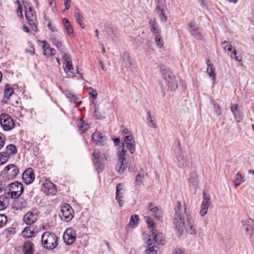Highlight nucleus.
I'll return each instance as SVG.
<instances>
[{
    "instance_id": "14",
    "label": "nucleus",
    "mask_w": 254,
    "mask_h": 254,
    "mask_svg": "<svg viewBox=\"0 0 254 254\" xmlns=\"http://www.w3.org/2000/svg\"><path fill=\"white\" fill-rule=\"evenodd\" d=\"M76 234L75 231L71 228H67L63 235L64 243L68 245H71L75 241Z\"/></svg>"
},
{
    "instance_id": "3",
    "label": "nucleus",
    "mask_w": 254,
    "mask_h": 254,
    "mask_svg": "<svg viewBox=\"0 0 254 254\" xmlns=\"http://www.w3.org/2000/svg\"><path fill=\"white\" fill-rule=\"evenodd\" d=\"M155 12L161 23H165L168 20V9L165 0H160L156 4Z\"/></svg>"
},
{
    "instance_id": "61",
    "label": "nucleus",
    "mask_w": 254,
    "mask_h": 254,
    "mask_svg": "<svg viewBox=\"0 0 254 254\" xmlns=\"http://www.w3.org/2000/svg\"><path fill=\"white\" fill-rule=\"evenodd\" d=\"M101 156L102 158L104 157L105 160L107 161H109L111 159V155L110 153L108 152V151H107L106 153H103V154L101 153Z\"/></svg>"
},
{
    "instance_id": "53",
    "label": "nucleus",
    "mask_w": 254,
    "mask_h": 254,
    "mask_svg": "<svg viewBox=\"0 0 254 254\" xmlns=\"http://www.w3.org/2000/svg\"><path fill=\"white\" fill-rule=\"evenodd\" d=\"M233 51L230 55L231 58L238 62H241L242 60V56H237V51L235 48H233Z\"/></svg>"
},
{
    "instance_id": "41",
    "label": "nucleus",
    "mask_w": 254,
    "mask_h": 254,
    "mask_svg": "<svg viewBox=\"0 0 254 254\" xmlns=\"http://www.w3.org/2000/svg\"><path fill=\"white\" fill-rule=\"evenodd\" d=\"M189 183L193 186H196L197 185V176L195 171L190 173Z\"/></svg>"
},
{
    "instance_id": "5",
    "label": "nucleus",
    "mask_w": 254,
    "mask_h": 254,
    "mask_svg": "<svg viewBox=\"0 0 254 254\" xmlns=\"http://www.w3.org/2000/svg\"><path fill=\"white\" fill-rule=\"evenodd\" d=\"M25 17L28 21L29 25L31 26L32 29L36 31L37 29V15L33 9L29 6H25Z\"/></svg>"
},
{
    "instance_id": "50",
    "label": "nucleus",
    "mask_w": 254,
    "mask_h": 254,
    "mask_svg": "<svg viewBox=\"0 0 254 254\" xmlns=\"http://www.w3.org/2000/svg\"><path fill=\"white\" fill-rule=\"evenodd\" d=\"M94 115L98 119H102L105 118L104 114L99 111V108L96 106H95Z\"/></svg>"
},
{
    "instance_id": "20",
    "label": "nucleus",
    "mask_w": 254,
    "mask_h": 254,
    "mask_svg": "<svg viewBox=\"0 0 254 254\" xmlns=\"http://www.w3.org/2000/svg\"><path fill=\"white\" fill-rule=\"evenodd\" d=\"M161 73L164 79L166 81L167 85L176 78L173 73L168 68L162 67L161 68Z\"/></svg>"
},
{
    "instance_id": "64",
    "label": "nucleus",
    "mask_w": 254,
    "mask_h": 254,
    "mask_svg": "<svg viewBox=\"0 0 254 254\" xmlns=\"http://www.w3.org/2000/svg\"><path fill=\"white\" fill-rule=\"evenodd\" d=\"M71 0H64V4L66 10L70 7Z\"/></svg>"
},
{
    "instance_id": "56",
    "label": "nucleus",
    "mask_w": 254,
    "mask_h": 254,
    "mask_svg": "<svg viewBox=\"0 0 254 254\" xmlns=\"http://www.w3.org/2000/svg\"><path fill=\"white\" fill-rule=\"evenodd\" d=\"M7 222V217L3 214H0V228L4 226Z\"/></svg>"
},
{
    "instance_id": "28",
    "label": "nucleus",
    "mask_w": 254,
    "mask_h": 254,
    "mask_svg": "<svg viewBox=\"0 0 254 254\" xmlns=\"http://www.w3.org/2000/svg\"><path fill=\"white\" fill-rule=\"evenodd\" d=\"M62 22L67 34L70 37H73V30L69 21L66 18H63Z\"/></svg>"
},
{
    "instance_id": "38",
    "label": "nucleus",
    "mask_w": 254,
    "mask_h": 254,
    "mask_svg": "<svg viewBox=\"0 0 254 254\" xmlns=\"http://www.w3.org/2000/svg\"><path fill=\"white\" fill-rule=\"evenodd\" d=\"M245 181V177L240 173L238 172L236 175V178L233 181L235 188L239 186L242 183Z\"/></svg>"
},
{
    "instance_id": "26",
    "label": "nucleus",
    "mask_w": 254,
    "mask_h": 254,
    "mask_svg": "<svg viewBox=\"0 0 254 254\" xmlns=\"http://www.w3.org/2000/svg\"><path fill=\"white\" fill-rule=\"evenodd\" d=\"M241 222L243 224L244 226L245 227V231L246 234L249 236H252L254 228V224L251 219H248L246 222L244 220H242Z\"/></svg>"
},
{
    "instance_id": "35",
    "label": "nucleus",
    "mask_w": 254,
    "mask_h": 254,
    "mask_svg": "<svg viewBox=\"0 0 254 254\" xmlns=\"http://www.w3.org/2000/svg\"><path fill=\"white\" fill-rule=\"evenodd\" d=\"M9 203V198L7 196L0 195V210H3L7 207Z\"/></svg>"
},
{
    "instance_id": "43",
    "label": "nucleus",
    "mask_w": 254,
    "mask_h": 254,
    "mask_svg": "<svg viewBox=\"0 0 254 254\" xmlns=\"http://www.w3.org/2000/svg\"><path fill=\"white\" fill-rule=\"evenodd\" d=\"M89 128V125L85 123L83 121H80L79 123V130L80 133H84Z\"/></svg>"
},
{
    "instance_id": "1",
    "label": "nucleus",
    "mask_w": 254,
    "mask_h": 254,
    "mask_svg": "<svg viewBox=\"0 0 254 254\" xmlns=\"http://www.w3.org/2000/svg\"><path fill=\"white\" fill-rule=\"evenodd\" d=\"M175 211L174 223L179 236L182 234L185 228L190 235H196L197 231L194 227L193 221L186 205L182 207L181 202L177 201Z\"/></svg>"
},
{
    "instance_id": "39",
    "label": "nucleus",
    "mask_w": 254,
    "mask_h": 254,
    "mask_svg": "<svg viewBox=\"0 0 254 254\" xmlns=\"http://www.w3.org/2000/svg\"><path fill=\"white\" fill-rule=\"evenodd\" d=\"M74 17L77 23L81 26L82 28L84 29L85 28V24L83 22V17L78 10H76L75 12Z\"/></svg>"
},
{
    "instance_id": "34",
    "label": "nucleus",
    "mask_w": 254,
    "mask_h": 254,
    "mask_svg": "<svg viewBox=\"0 0 254 254\" xmlns=\"http://www.w3.org/2000/svg\"><path fill=\"white\" fill-rule=\"evenodd\" d=\"M33 244L30 241H26L24 243L23 251L24 254H33Z\"/></svg>"
},
{
    "instance_id": "57",
    "label": "nucleus",
    "mask_w": 254,
    "mask_h": 254,
    "mask_svg": "<svg viewBox=\"0 0 254 254\" xmlns=\"http://www.w3.org/2000/svg\"><path fill=\"white\" fill-rule=\"evenodd\" d=\"M155 242V240L154 238H152L151 237V234H150L146 239H145V243L147 244L148 246H150L153 244V243Z\"/></svg>"
},
{
    "instance_id": "52",
    "label": "nucleus",
    "mask_w": 254,
    "mask_h": 254,
    "mask_svg": "<svg viewBox=\"0 0 254 254\" xmlns=\"http://www.w3.org/2000/svg\"><path fill=\"white\" fill-rule=\"evenodd\" d=\"M155 42L157 46L159 48H161L163 47V42L161 36L158 34H157L155 38Z\"/></svg>"
},
{
    "instance_id": "47",
    "label": "nucleus",
    "mask_w": 254,
    "mask_h": 254,
    "mask_svg": "<svg viewBox=\"0 0 254 254\" xmlns=\"http://www.w3.org/2000/svg\"><path fill=\"white\" fill-rule=\"evenodd\" d=\"M6 153L4 152H0V166L6 163L9 159Z\"/></svg>"
},
{
    "instance_id": "4",
    "label": "nucleus",
    "mask_w": 254,
    "mask_h": 254,
    "mask_svg": "<svg viewBox=\"0 0 254 254\" xmlns=\"http://www.w3.org/2000/svg\"><path fill=\"white\" fill-rule=\"evenodd\" d=\"M74 211L68 204H64L61 206L59 216L61 220L69 222L73 217Z\"/></svg>"
},
{
    "instance_id": "16",
    "label": "nucleus",
    "mask_w": 254,
    "mask_h": 254,
    "mask_svg": "<svg viewBox=\"0 0 254 254\" xmlns=\"http://www.w3.org/2000/svg\"><path fill=\"white\" fill-rule=\"evenodd\" d=\"M123 146L126 147L129 151L131 153H133L135 151V145L134 144V140L132 134L126 135L124 137V141Z\"/></svg>"
},
{
    "instance_id": "11",
    "label": "nucleus",
    "mask_w": 254,
    "mask_h": 254,
    "mask_svg": "<svg viewBox=\"0 0 254 254\" xmlns=\"http://www.w3.org/2000/svg\"><path fill=\"white\" fill-rule=\"evenodd\" d=\"M188 30L194 38L198 40L202 39L201 30L194 21L192 20L189 23Z\"/></svg>"
},
{
    "instance_id": "10",
    "label": "nucleus",
    "mask_w": 254,
    "mask_h": 254,
    "mask_svg": "<svg viewBox=\"0 0 254 254\" xmlns=\"http://www.w3.org/2000/svg\"><path fill=\"white\" fill-rule=\"evenodd\" d=\"M19 169L18 167L14 164H9L4 168L2 172L8 179H14L18 174Z\"/></svg>"
},
{
    "instance_id": "15",
    "label": "nucleus",
    "mask_w": 254,
    "mask_h": 254,
    "mask_svg": "<svg viewBox=\"0 0 254 254\" xmlns=\"http://www.w3.org/2000/svg\"><path fill=\"white\" fill-rule=\"evenodd\" d=\"M231 112L233 113L234 117L237 123H240L242 121L243 115L241 108L237 104H232L230 106Z\"/></svg>"
},
{
    "instance_id": "42",
    "label": "nucleus",
    "mask_w": 254,
    "mask_h": 254,
    "mask_svg": "<svg viewBox=\"0 0 254 254\" xmlns=\"http://www.w3.org/2000/svg\"><path fill=\"white\" fill-rule=\"evenodd\" d=\"M123 57L124 58L123 60L124 63L122 64L123 65H124L125 67H130L132 65V63L129 55L127 53H125Z\"/></svg>"
},
{
    "instance_id": "51",
    "label": "nucleus",
    "mask_w": 254,
    "mask_h": 254,
    "mask_svg": "<svg viewBox=\"0 0 254 254\" xmlns=\"http://www.w3.org/2000/svg\"><path fill=\"white\" fill-rule=\"evenodd\" d=\"M146 223L148 225V227L150 230V232H153L154 230H156L154 226V222L151 218L147 217L146 219Z\"/></svg>"
},
{
    "instance_id": "9",
    "label": "nucleus",
    "mask_w": 254,
    "mask_h": 254,
    "mask_svg": "<svg viewBox=\"0 0 254 254\" xmlns=\"http://www.w3.org/2000/svg\"><path fill=\"white\" fill-rule=\"evenodd\" d=\"M125 151L124 148L122 149L121 151H119L118 152V164L116 166V171L119 174H122L124 172L125 170L127 168V164L124 163Z\"/></svg>"
},
{
    "instance_id": "29",
    "label": "nucleus",
    "mask_w": 254,
    "mask_h": 254,
    "mask_svg": "<svg viewBox=\"0 0 254 254\" xmlns=\"http://www.w3.org/2000/svg\"><path fill=\"white\" fill-rule=\"evenodd\" d=\"M50 40L53 44L59 50L62 51L64 49V46L62 45V44L57 35L54 34H51L50 35Z\"/></svg>"
},
{
    "instance_id": "60",
    "label": "nucleus",
    "mask_w": 254,
    "mask_h": 254,
    "mask_svg": "<svg viewBox=\"0 0 254 254\" xmlns=\"http://www.w3.org/2000/svg\"><path fill=\"white\" fill-rule=\"evenodd\" d=\"M214 112L217 115H220L221 113L220 107L218 104H214Z\"/></svg>"
},
{
    "instance_id": "36",
    "label": "nucleus",
    "mask_w": 254,
    "mask_h": 254,
    "mask_svg": "<svg viewBox=\"0 0 254 254\" xmlns=\"http://www.w3.org/2000/svg\"><path fill=\"white\" fill-rule=\"evenodd\" d=\"M149 24L151 31L154 34H158L159 33V26L156 22L155 20L151 19L149 21Z\"/></svg>"
},
{
    "instance_id": "25",
    "label": "nucleus",
    "mask_w": 254,
    "mask_h": 254,
    "mask_svg": "<svg viewBox=\"0 0 254 254\" xmlns=\"http://www.w3.org/2000/svg\"><path fill=\"white\" fill-rule=\"evenodd\" d=\"M16 198L17 199L14 200L13 204L14 207L16 210H21L27 207L28 202L26 199L19 196Z\"/></svg>"
},
{
    "instance_id": "31",
    "label": "nucleus",
    "mask_w": 254,
    "mask_h": 254,
    "mask_svg": "<svg viewBox=\"0 0 254 254\" xmlns=\"http://www.w3.org/2000/svg\"><path fill=\"white\" fill-rule=\"evenodd\" d=\"M149 209L150 211L155 213V216L158 220H160L162 217V213L157 206H155L151 203L149 205Z\"/></svg>"
},
{
    "instance_id": "27",
    "label": "nucleus",
    "mask_w": 254,
    "mask_h": 254,
    "mask_svg": "<svg viewBox=\"0 0 254 254\" xmlns=\"http://www.w3.org/2000/svg\"><path fill=\"white\" fill-rule=\"evenodd\" d=\"M43 44L42 49L43 50V54L47 57L52 56L55 54V50L50 47V45L47 43L46 41H42Z\"/></svg>"
},
{
    "instance_id": "19",
    "label": "nucleus",
    "mask_w": 254,
    "mask_h": 254,
    "mask_svg": "<svg viewBox=\"0 0 254 254\" xmlns=\"http://www.w3.org/2000/svg\"><path fill=\"white\" fill-rule=\"evenodd\" d=\"M43 190L47 194H55L57 192L56 186L50 181L46 180L43 184Z\"/></svg>"
},
{
    "instance_id": "13",
    "label": "nucleus",
    "mask_w": 254,
    "mask_h": 254,
    "mask_svg": "<svg viewBox=\"0 0 254 254\" xmlns=\"http://www.w3.org/2000/svg\"><path fill=\"white\" fill-rule=\"evenodd\" d=\"M93 163L96 168L98 173L102 172L104 168V165L101 162L102 158L101 156V152L95 149L93 153Z\"/></svg>"
},
{
    "instance_id": "37",
    "label": "nucleus",
    "mask_w": 254,
    "mask_h": 254,
    "mask_svg": "<svg viewBox=\"0 0 254 254\" xmlns=\"http://www.w3.org/2000/svg\"><path fill=\"white\" fill-rule=\"evenodd\" d=\"M64 94L66 97L68 99L69 101L71 103H76L77 100L78 99V98L77 96L74 94H73L69 90H65L64 91Z\"/></svg>"
},
{
    "instance_id": "49",
    "label": "nucleus",
    "mask_w": 254,
    "mask_h": 254,
    "mask_svg": "<svg viewBox=\"0 0 254 254\" xmlns=\"http://www.w3.org/2000/svg\"><path fill=\"white\" fill-rule=\"evenodd\" d=\"M209 206V205L204 204H201V209L199 211V214L201 216L203 217L207 214Z\"/></svg>"
},
{
    "instance_id": "24",
    "label": "nucleus",
    "mask_w": 254,
    "mask_h": 254,
    "mask_svg": "<svg viewBox=\"0 0 254 254\" xmlns=\"http://www.w3.org/2000/svg\"><path fill=\"white\" fill-rule=\"evenodd\" d=\"M206 63L207 64L206 72L209 75V77L211 78L212 84H214L216 79L215 69L213 67V64H210V61L209 60L207 59L206 60Z\"/></svg>"
},
{
    "instance_id": "54",
    "label": "nucleus",
    "mask_w": 254,
    "mask_h": 254,
    "mask_svg": "<svg viewBox=\"0 0 254 254\" xmlns=\"http://www.w3.org/2000/svg\"><path fill=\"white\" fill-rule=\"evenodd\" d=\"M157 248V246L155 245L152 246L151 247L146 250V254H156Z\"/></svg>"
},
{
    "instance_id": "40",
    "label": "nucleus",
    "mask_w": 254,
    "mask_h": 254,
    "mask_svg": "<svg viewBox=\"0 0 254 254\" xmlns=\"http://www.w3.org/2000/svg\"><path fill=\"white\" fill-rule=\"evenodd\" d=\"M3 152L4 153H6L9 158L10 155H14L17 153V148L14 145L10 144L6 147L5 151Z\"/></svg>"
},
{
    "instance_id": "33",
    "label": "nucleus",
    "mask_w": 254,
    "mask_h": 254,
    "mask_svg": "<svg viewBox=\"0 0 254 254\" xmlns=\"http://www.w3.org/2000/svg\"><path fill=\"white\" fill-rule=\"evenodd\" d=\"M151 233V237L155 240V242L158 244L164 245V240L163 239V236L162 233L156 234V230L153 231Z\"/></svg>"
},
{
    "instance_id": "6",
    "label": "nucleus",
    "mask_w": 254,
    "mask_h": 254,
    "mask_svg": "<svg viewBox=\"0 0 254 254\" xmlns=\"http://www.w3.org/2000/svg\"><path fill=\"white\" fill-rule=\"evenodd\" d=\"M0 124L4 131L11 130L15 126L11 117L9 115L4 113L0 115Z\"/></svg>"
},
{
    "instance_id": "30",
    "label": "nucleus",
    "mask_w": 254,
    "mask_h": 254,
    "mask_svg": "<svg viewBox=\"0 0 254 254\" xmlns=\"http://www.w3.org/2000/svg\"><path fill=\"white\" fill-rule=\"evenodd\" d=\"M146 121L147 124L149 127L153 128H156L157 127L155 118L151 115L150 111L147 112Z\"/></svg>"
},
{
    "instance_id": "59",
    "label": "nucleus",
    "mask_w": 254,
    "mask_h": 254,
    "mask_svg": "<svg viewBox=\"0 0 254 254\" xmlns=\"http://www.w3.org/2000/svg\"><path fill=\"white\" fill-rule=\"evenodd\" d=\"M144 179V176L141 175L140 174H137L135 178V183L137 184H140L141 182L143 181V180Z\"/></svg>"
},
{
    "instance_id": "45",
    "label": "nucleus",
    "mask_w": 254,
    "mask_h": 254,
    "mask_svg": "<svg viewBox=\"0 0 254 254\" xmlns=\"http://www.w3.org/2000/svg\"><path fill=\"white\" fill-rule=\"evenodd\" d=\"M222 48L225 52H231L232 50V45L230 42L224 41L221 44Z\"/></svg>"
},
{
    "instance_id": "48",
    "label": "nucleus",
    "mask_w": 254,
    "mask_h": 254,
    "mask_svg": "<svg viewBox=\"0 0 254 254\" xmlns=\"http://www.w3.org/2000/svg\"><path fill=\"white\" fill-rule=\"evenodd\" d=\"M203 200L201 204H204L209 206L211 203L210 195L207 194L205 191L203 192Z\"/></svg>"
},
{
    "instance_id": "8",
    "label": "nucleus",
    "mask_w": 254,
    "mask_h": 254,
    "mask_svg": "<svg viewBox=\"0 0 254 254\" xmlns=\"http://www.w3.org/2000/svg\"><path fill=\"white\" fill-rule=\"evenodd\" d=\"M176 164L181 169H184L189 166L190 164L189 156L186 152L181 151L176 155Z\"/></svg>"
},
{
    "instance_id": "23",
    "label": "nucleus",
    "mask_w": 254,
    "mask_h": 254,
    "mask_svg": "<svg viewBox=\"0 0 254 254\" xmlns=\"http://www.w3.org/2000/svg\"><path fill=\"white\" fill-rule=\"evenodd\" d=\"M92 140L98 145H104L106 141V137L100 132H95L92 134Z\"/></svg>"
},
{
    "instance_id": "18",
    "label": "nucleus",
    "mask_w": 254,
    "mask_h": 254,
    "mask_svg": "<svg viewBox=\"0 0 254 254\" xmlns=\"http://www.w3.org/2000/svg\"><path fill=\"white\" fill-rule=\"evenodd\" d=\"M125 193V190L124 188L123 185L117 184L116 186V199L118 201L121 207H122L124 203L123 199Z\"/></svg>"
},
{
    "instance_id": "7",
    "label": "nucleus",
    "mask_w": 254,
    "mask_h": 254,
    "mask_svg": "<svg viewBox=\"0 0 254 254\" xmlns=\"http://www.w3.org/2000/svg\"><path fill=\"white\" fill-rule=\"evenodd\" d=\"M10 192H8V195L10 194V196L12 198L18 197L23 191V185L18 182L12 183L8 186Z\"/></svg>"
},
{
    "instance_id": "12",
    "label": "nucleus",
    "mask_w": 254,
    "mask_h": 254,
    "mask_svg": "<svg viewBox=\"0 0 254 254\" xmlns=\"http://www.w3.org/2000/svg\"><path fill=\"white\" fill-rule=\"evenodd\" d=\"M38 218V211L36 209H32L24 215L23 220L27 225H31L37 220Z\"/></svg>"
},
{
    "instance_id": "55",
    "label": "nucleus",
    "mask_w": 254,
    "mask_h": 254,
    "mask_svg": "<svg viewBox=\"0 0 254 254\" xmlns=\"http://www.w3.org/2000/svg\"><path fill=\"white\" fill-rule=\"evenodd\" d=\"M48 28L52 32H56L58 31L56 26L51 20L49 21L47 24Z\"/></svg>"
},
{
    "instance_id": "62",
    "label": "nucleus",
    "mask_w": 254,
    "mask_h": 254,
    "mask_svg": "<svg viewBox=\"0 0 254 254\" xmlns=\"http://www.w3.org/2000/svg\"><path fill=\"white\" fill-rule=\"evenodd\" d=\"M90 89L92 90V92H89L90 97L92 98L93 99H95L97 98V92H96V90H95L92 88H90Z\"/></svg>"
},
{
    "instance_id": "2",
    "label": "nucleus",
    "mask_w": 254,
    "mask_h": 254,
    "mask_svg": "<svg viewBox=\"0 0 254 254\" xmlns=\"http://www.w3.org/2000/svg\"><path fill=\"white\" fill-rule=\"evenodd\" d=\"M41 239L43 247L47 250H53L58 246V237L53 232H45Z\"/></svg>"
},
{
    "instance_id": "17",
    "label": "nucleus",
    "mask_w": 254,
    "mask_h": 254,
    "mask_svg": "<svg viewBox=\"0 0 254 254\" xmlns=\"http://www.w3.org/2000/svg\"><path fill=\"white\" fill-rule=\"evenodd\" d=\"M64 62L63 63V68L66 73L73 74V67L72 64V62L70 56L68 54H65L63 56Z\"/></svg>"
},
{
    "instance_id": "63",
    "label": "nucleus",
    "mask_w": 254,
    "mask_h": 254,
    "mask_svg": "<svg viewBox=\"0 0 254 254\" xmlns=\"http://www.w3.org/2000/svg\"><path fill=\"white\" fill-rule=\"evenodd\" d=\"M16 2L19 5L18 8L17 9V14L18 16L22 17L23 16V15H22L21 6L19 4V2L18 0H17Z\"/></svg>"
},
{
    "instance_id": "46",
    "label": "nucleus",
    "mask_w": 254,
    "mask_h": 254,
    "mask_svg": "<svg viewBox=\"0 0 254 254\" xmlns=\"http://www.w3.org/2000/svg\"><path fill=\"white\" fill-rule=\"evenodd\" d=\"M167 86L171 91H175L177 89L178 86V81L175 78L167 84Z\"/></svg>"
},
{
    "instance_id": "58",
    "label": "nucleus",
    "mask_w": 254,
    "mask_h": 254,
    "mask_svg": "<svg viewBox=\"0 0 254 254\" xmlns=\"http://www.w3.org/2000/svg\"><path fill=\"white\" fill-rule=\"evenodd\" d=\"M5 137L4 135L0 132V149L4 146L5 143Z\"/></svg>"
},
{
    "instance_id": "44",
    "label": "nucleus",
    "mask_w": 254,
    "mask_h": 254,
    "mask_svg": "<svg viewBox=\"0 0 254 254\" xmlns=\"http://www.w3.org/2000/svg\"><path fill=\"white\" fill-rule=\"evenodd\" d=\"M139 218L136 215H132L130 219V221L128 224L129 227H133L136 225L138 222Z\"/></svg>"
},
{
    "instance_id": "22",
    "label": "nucleus",
    "mask_w": 254,
    "mask_h": 254,
    "mask_svg": "<svg viewBox=\"0 0 254 254\" xmlns=\"http://www.w3.org/2000/svg\"><path fill=\"white\" fill-rule=\"evenodd\" d=\"M38 233V229L36 227L31 226H27L22 231L21 235L23 237L29 238L35 236Z\"/></svg>"
},
{
    "instance_id": "21",
    "label": "nucleus",
    "mask_w": 254,
    "mask_h": 254,
    "mask_svg": "<svg viewBox=\"0 0 254 254\" xmlns=\"http://www.w3.org/2000/svg\"><path fill=\"white\" fill-rule=\"evenodd\" d=\"M35 175L32 169H27L23 173L22 180L27 185L31 184L34 180Z\"/></svg>"
},
{
    "instance_id": "32",
    "label": "nucleus",
    "mask_w": 254,
    "mask_h": 254,
    "mask_svg": "<svg viewBox=\"0 0 254 254\" xmlns=\"http://www.w3.org/2000/svg\"><path fill=\"white\" fill-rule=\"evenodd\" d=\"M13 89L11 86L6 84L5 86L4 92V98L2 100V102L4 103L7 102V100L9 99V97L13 93Z\"/></svg>"
}]
</instances>
